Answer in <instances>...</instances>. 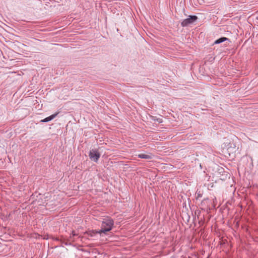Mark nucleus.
<instances>
[{"instance_id": "obj_6", "label": "nucleus", "mask_w": 258, "mask_h": 258, "mask_svg": "<svg viewBox=\"0 0 258 258\" xmlns=\"http://www.w3.org/2000/svg\"><path fill=\"white\" fill-rule=\"evenodd\" d=\"M137 156L141 159H151L152 158V156L150 154H140Z\"/></svg>"}, {"instance_id": "obj_2", "label": "nucleus", "mask_w": 258, "mask_h": 258, "mask_svg": "<svg viewBox=\"0 0 258 258\" xmlns=\"http://www.w3.org/2000/svg\"><path fill=\"white\" fill-rule=\"evenodd\" d=\"M198 18L197 16L192 15L189 16L187 18L184 19L181 22V26L187 27L190 25L193 24L195 22H196L198 20Z\"/></svg>"}, {"instance_id": "obj_4", "label": "nucleus", "mask_w": 258, "mask_h": 258, "mask_svg": "<svg viewBox=\"0 0 258 258\" xmlns=\"http://www.w3.org/2000/svg\"><path fill=\"white\" fill-rule=\"evenodd\" d=\"M226 41H228L229 42H230V40L228 38L225 37H220V38L217 39V40H216L214 42L213 45L219 44L222 42H224Z\"/></svg>"}, {"instance_id": "obj_11", "label": "nucleus", "mask_w": 258, "mask_h": 258, "mask_svg": "<svg viewBox=\"0 0 258 258\" xmlns=\"http://www.w3.org/2000/svg\"><path fill=\"white\" fill-rule=\"evenodd\" d=\"M187 218H188V219H187V221H188V220H189V216H187Z\"/></svg>"}, {"instance_id": "obj_5", "label": "nucleus", "mask_w": 258, "mask_h": 258, "mask_svg": "<svg viewBox=\"0 0 258 258\" xmlns=\"http://www.w3.org/2000/svg\"><path fill=\"white\" fill-rule=\"evenodd\" d=\"M58 114V112L53 114L50 115L49 116H48V117L45 118L44 119L41 120L40 121V122H49V121L52 120V119H53Z\"/></svg>"}, {"instance_id": "obj_10", "label": "nucleus", "mask_w": 258, "mask_h": 258, "mask_svg": "<svg viewBox=\"0 0 258 258\" xmlns=\"http://www.w3.org/2000/svg\"><path fill=\"white\" fill-rule=\"evenodd\" d=\"M72 234H73V236L76 235V234L74 233V231H73V232H72Z\"/></svg>"}, {"instance_id": "obj_3", "label": "nucleus", "mask_w": 258, "mask_h": 258, "mask_svg": "<svg viewBox=\"0 0 258 258\" xmlns=\"http://www.w3.org/2000/svg\"><path fill=\"white\" fill-rule=\"evenodd\" d=\"M89 158L95 162H97L100 157V154L97 149L90 150L89 153Z\"/></svg>"}, {"instance_id": "obj_7", "label": "nucleus", "mask_w": 258, "mask_h": 258, "mask_svg": "<svg viewBox=\"0 0 258 258\" xmlns=\"http://www.w3.org/2000/svg\"><path fill=\"white\" fill-rule=\"evenodd\" d=\"M87 234L88 235L92 237H94L95 236L96 234H101V232H100V230H98V231H97V230H92V231H89L87 232Z\"/></svg>"}, {"instance_id": "obj_1", "label": "nucleus", "mask_w": 258, "mask_h": 258, "mask_svg": "<svg viewBox=\"0 0 258 258\" xmlns=\"http://www.w3.org/2000/svg\"><path fill=\"white\" fill-rule=\"evenodd\" d=\"M113 224L114 221L111 218L107 217L103 219L102 221L100 232L101 233H105L106 232L110 231L112 229Z\"/></svg>"}, {"instance_id": "obj_9", "label": "nucleus", "mask_w": 258, "mask_h": 258, "mask_svg": "<svg viewBox=\"0 0 258 258\" xmlns=\"http://www.w3.org/2000/svg\"><path fill=\"white\" fill-rule=\"evenodd\" d=\"M161 119H159H159H157V120H157L158 122L161 123V122H162V121H161Z\"/></svg>"}, {"instance_id": "obj_8", "label": "nucleus", "mask_w": 258, "mask_h": 258, "mask_svg": "<svg viewBox=\"0 0 258 258\" xmlns=\"http://www.w3.org/2000/svg\"><path fill=\"white\" fill-rule=\"evenodd\" d=\"M196 194V196H197V198H201L202 196V194H201L200 191H197Z\"/></svg>"}]
</instances>
